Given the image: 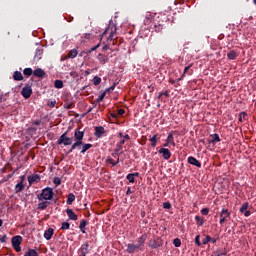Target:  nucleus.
Masks as SVG:
<instances>
[{"mask_svg": "<svg viewBox=\"0 0 256 256\" xmlns=\"http://www.w3.org/2000/svg\"><path fill=\"white\" fill-rule=\"evenodd\" d=\"M21 95L22 97H24V99H29V97L33 95V89L31 88V86L26 85L25 87H23L21 91Z\"/></svg>", "mask_w": 256, "mask_h": 256, "instance_id": "obj_6", "label": "nucleus"}, {"mask_svg": "<svg viewBox=\"0 0 256 256\" xmlns=\"http://www.w3.org/2000/svg\"><path fill=\"white\" fill-rule=\"evenodd\" d=\"M0 243H7V235L4 234L1 238H0Z\"/></svg>", "mask_w": 256, "mask_h": 256, "instance_id": "obj_56", "label": "nucleus"}, {"mask_svg": "<svg viewBox=\"0 0 256 256\" xmlns=\"http://www.w3.org/2000/svg\"><path fill=\"white\" fill-rule=\"evenodd\" d=\"M33 76L38 77L39 79H43L45 77V70L38 68L33 71Z\"/></svg>", "mask_w": 256, "mask_h": 256, "instance_id": "obj_18", "label": "nucleus"}, {"mask_svg": "<svg viewBox=\"0 0 256 256\" xmlns=\"http://www.w3.org/2000/svg\"><path fill=\"white\" fill-rule=\"evenodd\" d=\"M199 239H201V236L197 235L195 237V243H196L197 247H201V241Z\"/></svg>", "mask_w": 256, "mask_h": 256, "instance_id": "obj_51", "label": "nucleus"}, {"mask_svg": "<svg viewBox=\"0 0 256 256\" xmlns=\"http://www.w3.org/2000/svg\"><path fill=\"white\" fill-rule=\"evenodd\" d=\"M94 129H95L94 135L98 139H101V137L105 135V128L103 126H96Z\"/></svg>", "mask_w": 256, "mask_h": 256, "instance_id": "obj_12", "label": "nucleus"}, {"mask_svg": "<svg viewBox=\"0 0 256 256\" xmlns=\"http://www.w3.org/2000/svg\"><path fill=\"white\" fill-rule=\"evenodd\" d=\"M99 47H100V44H97L96 46L92 47L90 50L86 51L85 53L89 55V53H93V51H97Z\"/></svg>", "mask_w": 256, "mask_h": 256, "instance_id": "obj_44", "label": "nucleus"}, {"mask_svg": "<svg viewBox=\"0 0 256 256\" xmlns=\"http://www.w3.org/2000/svg\"><path fill=\"white\" fill-rule=\"evenodd\" d=\"M53 183H54V185H56V187H59V185H61V178L54 177Z\"/></svg>", "mask_w": 256, "mask_h": 256, "instance_id": "obj_43", "label": "nucleus"}, {"mask_svg": "<svg viewBox=\"0 0 256 256\" xmlns=\"http://www.w3.org/2000/svg\"><path fill=\"white\" fill-rule=\"evenodd\" d=\"M154 29H155L156 33H161L163 31V26H161V24L155 25Z\"/></svg>", "mask_w": 256, "mask_h": 256, "instance_id": "obj_49", "label": "nucleus"}, {"mask_svg": "<svg viewBox=\"0 0 256 256\" xmlns=\"http://www.w3.org/2000/svg\"><path fill=\"white\" fill-rule=\"evenodd\" d=\"M166 141H167L168 143H173V141H174L173 132H170V133L168 134V137H167Z\"/></svg>", "mask_w": 256, "mask_h": 256, "instance_id": "obj_48", "label": "nucleus"}, {"mask_svg": "<svg viewBox=\"0 0 256 256\" xmlns=\"http://www.w3.org/2000/svg\"><path fill=\"white\" fill-rule=\"evenodd\" d=\"M55 193L53 192V188L46 187L42 189L41 194L37 196L38 201H51Z\"/></svg>", "mask_w": 256, "mask_h": 256, "instance_id": "obj_1", "label": "nucleus"}, {"mask_svg": "<svg viewBox=\"0 0 256 256\" xmlns=\"http://www.w3.org/2000/svg\"><path fill=\"white\" fill-rule=\"evenodd\" d=\"M11 243L16 253H19L21 251V243H23V237H21L20 235L14 236L11 239Z\"/></svg>", "mask_w": 256, "mask_h": 256, "instance_id": "obj_2", "label": "nucleus"}, {"mask_svg": "<svg viewBox=\"0 0 256 256\" xmlns=\"http://www.w3.org/2000/svg\"><path fill=\"white\" fill-rule=\"evenodd\" d=\"M14 81H23V74L20 71H15L13 74Z\"/></svg>", "mask_w": 256, "mask_h": 256, "instance_id": "obj_25", "label": "nucleus"}, {"mask_svg": "<svg viewBox=\"0 0 256 256\" xmlns=\"http://www.w3.org/2000/svg\"><path fill=\"white\" fill-rule=\"evenodd\" d=\"M24 189H25V185L23 184V182H19L15 186V193H21V191H23Z\"/></svg>", "mask_w": 256, "mask_h": 256, "instance_id": "obj_31", "label": "nucleus"}, {"mask_svg": "<svg viewBox=\"0 0 256 256\" xmlns=\"http://www.w3.org/2000/svg\"><path fill=\"white\" fill-rule=\"evenodd\" d=\"M220 225H223V223H225V221H227V219H231V212H229V210L223 208L221 213H220Z\"/></svg>", "mask_w": 256, "mask_h": 256, "instance_id": "obj_7", "label": "nucleus"}, {"mask_svg": "<svg viewBox=\"0 0 256 256\" xmlns=\"http://www.w3.org/2000/svg\"><path fill=\"white\" fill-rule=\"evenodd\" d=\"M51 203L49 201H43L38 203V209H40V211H45V209H47L49 207Z\"/></svg>", "mask_w": 256, "mask_h": 256, "instance_id": "obj_23", "label": "nucleus"}, {"mask_svg": "<svg viewBox=\"0 0 256 256\" xmlns=\"http://www.w3.org/2000/svg\"><path fill=\"white\" fill-rule=\"evenodd\" d=\"M163 208L164 209H171V202H164L163 203Z\"/></svg>", "mask_w": 256, "mask_h": 256, "instance_id": "obj_54", "label": "nucleus"}, {"mask_svg": "<svg viewBox=\"0 0 256 256\" xmlns=\"http://www.w3.org/2000/svg\"><path fill=\"white\" fill-rule=\"evenodd\" d=\"M65 19L68 21V23H73V16L65 17Z\"/></svg>", "mask_w": 256, "mask_h": 256, "instance_id": "obj_60", "label": "nucleus"}, {"mask_svg": "<svg viewBox=\"0 0 256 256\" xmlns=\"http://www.w3.org/2000/svg\"><path fill=\"white\" fill-rule=\"evenodd\" d=\"M129 139H131V136H129V134H126L123 136V139L124 141H129Z\"/></svg>", "mask_w": 256, "mask_h": 256, "instance_id": "obj_61", "label": "nucleus"}, {"mask_svg": "<svg viewBox=\"0 0 256 256\" xmlns=\"http://www.w3.org/2000/svg\"><path fill=\"white\" fill-rule=\"evenodd\" d=\"M195 221L200 227H203V225L205 224V220H203L201 216H195Z\"/></svg>", "mask_w": 256, "mask_h": 256, "instance_id": "obj_33", "label": "nucleus"}, {"mask_svg": "<svg viewBox=\"0 0 256 256\" xmlns=\"http://www.w3.org/2000/svg\"><path fill=\"white\" fill-rule=\"evenodd\" d=\"M149 247L152 249H159V247H161V243H159L157 240H152L149 242Z\"/></svg>", "mask_w": 256, "mask_h": 256, "instance_id": "obj_28", "label": "nucleus"}, {"mask_svg": "<svg viewBox=\"0 0 256 256\" xmlns=\"http://www.w3.org/2000/svg\"><path fill=\"white\" fill-rule=\"evenodd\" d=\"M191 67H193V64H190L189 66H186L184 68V72L181 76V79H183V77H185L186 75H193V69H191Z\"/></svg>", "mask_w": 256, "mask_h": 256, "instance_id": "obj_20", "label": "nucleus"}, {"mask_svg": "<svg viewBox=\"0 0 256 256\" xmlns=\"http://www.w3.org/2000/svg\"><path fill=\"white\" fill-rule=\"evenodd\" d=\"M121 153H123V151L119 148H116L114 150V153H112V157H119V155H121Z\"/></svg>", "mask_w": 256, "mask_h": 256, "instance_id": "obj_40", "label": "nucleus"}, {"mask_svg": "<svg viewBox=\"0 0 256 256\" xmlns=\"http://www.w3.org/2000/svg\"><path fill=\"white\" fill-rule=\"evenodd\" d=\"M33 69H31V68H25L24 70H23V74L24 75H26L27 77H31V75H33Z\"/></svg>", "mask_w": 256, "mask_h": 256, "instance_id": "obj_35", "label": "nucleus"}, {"mask_svg": "<svg viewBox=\"0 0 256 256\" xmlns=\"http://www.w3.org/2000/svg\"><path fill=\"white\" fill-rule=\"evenodd\" d=\"M54 87H55V89H63V82H62V80H55L54 81Z\"/></svg>", "mask_w": 256, "mask_h": 256, "instance_id": "obj_34", "label": "nucleus"}, {"mask_svg": "<svg viewBox=\"0 0 256 256\" xmlns=\"http://www.w3.org/2000/svg\"><path fill=\"white\" fill-rule=\"evenodd\" d=\"M83 147V141L75 140V142L71 145L70 149L66 152V155H69L75 151V149H81Z\"/></svg>", "mask_w": 256, "mask_h": 256, "instance_id": "obj_8", "label": "nucleus"}, {"mask_svg": "<svg viewBox=\"0 0 256 256\" xmlns=\"http://www.w3.org/2000/svg\"><path fill=\"white\" fill-rule=\"evenodd\" d=\"M66 214L70 221H77V219H79V216H77V214H75V212L71 208L66 209Z\"/></svg>", "mask_w": 256, "mask_h": 256, "instance_id": "obj_14", "label": "nucleus"}, {"mask_svg": "<svg viewBox=\"0 0 256 256\" xmlns=\"http://www.w3.org/2000/svg\"><path fill=\"white\" fill-rule=\"evenodd\" d=\"M151 147H157V134L150 138Z\"/></svg>", "mask_w": 256, "mask_h": 256, "instance_id": "obj_37", "label": "nucleus"}, {"mask_svg": "<svg viewBox=\"0 0 256 256\" xmlns=\"http://www.w3.org/2000/svg\"><path fill=\"white\" fill-rule=\"evenodd\" d=\"M115 33H117V27L114 28V31L113 30L111 31V33L107 39L108 44H106L102 47L103 51H107V50L111 49V47L109 45V43H111V41H112V45H115V43H116L115 42Z\"/></svg>", "mask_w": 256, "mask_h": 256, "instance_id": "obj_4", "label": "nucleus"}, {"mask_svg": "<svg viewBox=\"0 0 256 256\" xmlns=\"http://www.w3.org/2000/svg\"><path fill=\"white\" fill-rule=\"evenodd\" d=\"M58 145H64L65 147L73 145V138L67 136V132L63 133L57 140Z\"/></svg>", "mask_w": 256, "mask_h": 256, "instance_id": "obj_3", "label": "nucleus"}, {"mask_svg": "<svg viewBox=\"0 0 256 256\" xmlns=\"http://www.w3.org/2000/svg\"><path fill=\"white\" fill-rule=\"evenodd\" d=\"M54 230L53 228H49L44 232V238L46 241H50L51 237H53Z\"/></svg>", "mask_w": 256, "mask_h": 256, "instance_id": "obj_21", "label": "nucleus"}, {"mask_svg": "<svg viewBox=\"0 0 256 256\" xmlns=\"http://www.w3.org/2000/svg\"><path fill=\"white\" fill-rule=\"evenodd\" d=\"M110 91H115V84L112 85L111 87L105 89V91H104L105 95H107V93H109Z\"/></svg>", "mask_w": 256, "mask_h": 256, "instance_id": "obj_53", "label": "nucleus"}, {"mask_svg": "<svg viewBox=\"0 0 256 256\" xmlns=\"http://www.w3.org/2000/svg\"><path fill=\"white\" fill-rule=\"evenodd\" d=\"M92 81H93V85H95V86L100 85L101 84V77L95 76Z\"/></svg>", "mask_w": 256, "mask_h": 256, "instance_id": "obj_39", "label": "nucleus"}, {"mask_svg": "<svg viewBox=\"0 0 256 256\" xmlns=\"http://www.w3.org/2000/svg\"><path fill=\"white\" fill-rule=\"evenodd\" d=\"M97 60L99 61L100 65H105V63H109V56H107L103 53H99L97 55Z\"/></svg>", "mask_w": 256, "mask_h": 256, "instance_id": "obj_13", "label": "nucleus"}, {"mask_svg": "<svg viewBox=\"0 0 256 256\" xmlns=\"http://www.w3.org/2000/svg\"><path fill=\"white\" fill-rule=\"evenodd\" d=\"M225 255H227V251L217 253V256H225Z\"/></svg>", "mask_w": 256, "mask_h": 256, "instance_id": "obj_63", "label": "nucleus"}, {"mask_svg": "<svg viewBox=\"0 0 256 256\" xmlns=\"http://www.w3.org/2000/svg\"><path fill=\"white\" fill-rule=\"evenodd\" d=\"M212 139L208 140V143L211 145H215L216 143L221 142V138L219 137V134H212L210 135Z\"/></svg>", "mask_w": 256, "mask_h": 256, "instance_id": "obj_17", "label": "nucleus"}, {"mask_svg": "<svg viewBox=\"0 0 256 256\" xmlns=\"http://www.w3.org/2000/svg\"><path fill=\"white\" fill-rule=\"evenodd\" d=\"M87 220L83 219L81 222H80V225H79V229L81 231V233H86L85 231V227H87Z\"/></svg>", "mask_w": 256, "mask_h": 256, "instance_id": "obj_32", "label": "nucleus"}, {"mask_svg": "<svg viewBox=\"0 0 256 256\" xmlns=\"http://www.w3.org/2000/svg\"><path fill=\"white\" fill-rule=\"evenodd\" d=\"M211 241V236L206 235V237L202 240L203 245H207L209 244V242Z\"/></svg>", "mask_w": 256, "mask_h": 256, "instance_id": "obj_46", "label": "nucleus"}, {"mask_svg": "<svg viewBox=\"0 0 256 256\" xmlns=\"http://www.w3.org/2000/svg\"><path fill=\"white\" fill-rule=\"evenodd\" d=\"M39 181H41V175L39 174H32L28 176V183L30 187L31 185H34V183H39Z\"/></svg>", "mask_w": 256, "mask_h": 256, "instance_id": "obj_9", "label": "nucleus"}, {"mask_svg": "<svg viewBox=\"0 0 256 256\" xmlns=\"http://www.w3.org/2000/svg\"><path fill=\"white\" fill-rule=\"evenodd\" d=\"M70 227H71V224L69 222H63L61 229H62V231H67L70 229Z\"/></svg>", "mask_w": 256, "mask_h": 256, "instance_id": "obj_38", "label": "nucleus"}, {"mask_svg": "<svg viewBox=\"0 0 256 256\" xmlns=\"http://www.w3.org/2000/svg\"><path fill=\"white\" fill-rule=\"evenodd\" d=\"M227 57L231 61H235V59H237V52L235 50H231L227 53Z\"/></svg>", "mask_w": 256, "mask_h": 256, "instance_id": "obj_27", "label": "nucleus"}, {"mask_svg": "<svg viewBox=\"0 0 256 256\" xmlns=\"http://www.w3.org/2000/svg\"><path fill=\"white\" fill-rule=\"evenodd\" d=\"M24 256H39V253L35 249L29 248L27 252H25Z\"/></svg>", "mask_w": 256, "mask_h": 256, "instance_id": "obj_30", "label": "nucleus"}, {"mask_svg": "<svg viewBox=\"0 0 256 256\" xmlns=\"http://www.w3.org/2000/svg\"><path fill=\"white\" fill-rule=\"evenodd\" d=\"M145 241H147V235H146V234H143V235L141 236V238H138V243H137V245H140V249H141V247H144Z\"/></svg>", "mask_w": 256, "mask_h": 256, "instance_id": "obj_26", "label": "nucleus"}, {"mask_svg": "<svg viewBox=\"0 0 256 256\" xmlns=\"http://www.w3.org/2000/svg\"><path fill=\"white\" fill-rule=\"evenodd\" d=\"M77 55H79V52L77 51V49H72L68 52L67 58L75 59V57H77Z\"/></svg>", "mask_w": 256, "mask_h": 256, "instance_id": "obj_24", "label": "nucleus"}, {"mask_svg": "<svg viewBox=\"0 0 256 256\" xmlns=\"http://www.w3.org/2000/svg\"><path fill=\"white\" fill-rule=\"evenodd\" d=\"M131 193H133V191H131V187H128L126 191V195L129 196L131 195Z\"/></svg>", "mask_w": 256, "mask_h": 256, "instance_id": "obj_64", "label": "nucleus"}, {"mask_svg": "<svg viewBox=\"0 0 256 256\" xmlns=\"http://www.w3.org/2000/svg\"><path fill=\"white\" fill-rule=\"evenodd\" d=\"M28 131H32L33 133H35V131H37V127L31 126L28 128Z\"/></svg>", "mask_w": 256, "mask_h": 256, "instance_id": "obj_62", "label": "nucleus"}, {"mask_svg": "<svg viewBox=\"0 0 256 256\" xmlns=\"http://www.w3.org/2000/svg\"><path fill=\"white\" fill-rule=\"evenodd\" d=\"M123 145H125V140H121L120 142H118L116 144V148L120 149V150H123Z\"/></svg>", "mask_w": 256, "mask_h": 256, "instance_id": "obj_47", "label": "nucleus"}, {"mask_svg": "<svg viewBox=\"0 0 256 256\" xmlns=\"http://www.w3.org/2000/svg\"><path fill=\"white\" fill-rule=\"evenodd\" d=\"M91 147H93V144L83 143L82 149L80 151L81 155H85V153H87V151H89V149H91Z\"/></svg>", "mask_w": 256, "mask_h": 256, "instance_id": "obj_22", "label": "nucleus"}, {"mask_svg": "<svg viewBox=\"0 0 256 256\" xmlns=\"http://www.w3.org/2000/svg\"><path fill=\"white\" fill-rule=\"evenodd\" d=\"M107 163H110L112 165V167H115L117 165V163L115 162V160L108 158L107 159Z\"/></svg>", "mask_w": 256, "mask_h": 256, "instance_id": "obj_55", "label": "nucleus"}, {"mask_svg": "<svg viewBox=\"0 0 256 256\" xmlns=\"http://www.w3.org/2000/svg\"><path fill=\"white\" fill-rule=\"evenodd\" d=\"M173 245H174V247H181V239L175 238L173 240Z\"/></svg>", "mask_w": 256, "mask_h": 256, "instance_id": "obj_41", "label": "nucleus"}, {"mask_svg": "<svg viewBox=\"0 0 256 256\" xmlns=\"http://www.w3.org/2000/svg\"><path fill=\"white\" fill-rule=\"evenodd\" d=\"M127 249L126 252H128L129 254H133L137 251V249H141L140 245L138 244H127Z\"/></svg>", "mask_w": 256, "mask_h": 256, "instance_id": "obj_15", "label": "nucleus"}, {"mask_svg": "<svg viewBox=\"0 0 256 256\" xmlns=\"http://www.w3.org/2000/svg\"><path fill=\"white\" fill-rule=\"evenodd\" d=\"M105 92H103L97 99H96V103H101V101H103L105 99Z\"/></svg>", "mask_w": 256, "mask_h": 256, "instance_id": "obj_50", "label": "nucleus"}, {"mask_svg": "<svg viewBox=\"0 0 256 256\" xmlns=\"http://www.w3.org/2000/svg\"><path fill=\"white\" fill-rule=\"evenodd\" d=\"M90 251L91 249H89V242H85L80 246L77 253L78 256H87Z\"/></svg>", "mask_w": 256, "mask_h": 256, "instance_id": "obj_5", "label": "nucleus"}, {"mask_svg": "<svg viewBox=\"0 0 256 256\" xmlns=\"http://www.w3.org/2000/svg\"><path fill=\"white\" fill-rule=\"evenodd\" d=\"M84 137H85V132L84 131H81L80 128L75 129V131H74L75 141H83Z\"/></svg>", "mask_w": 256, "mask_h": 256, "instance_id": "obj_11", "label": "nucleus"}, {"mask_svg": "<svg viewBox=\"0 0 256 256\" xmlns=\"http://www.w3.org/2000/svg\"><path fill=\"white\" fill-rule=\"evenodd\" d=\"M201 213H202L203 215H209V208H203V209L201 210Z\"/></svg>", "mask_w": 256, "mask_h": 256, "instance_id": "obj_57", "label": "nucleus"}, {"mask_svg": "<svg viewBox=\"0 0 256 256\" xmlns=\"http://www.w3.org/2000/svg\"><path fill=\"white\" fill-rule=\"evenodd\" d=\"M42 57H43V49L37 48L34 55V61H41Z\"/></svg>", "mask_w": 256, "mask_h": 256, "instance_id": "obj_19", "label": "nucleus"}, {"mask_svg": "<svg viewBox=\"0 0 256 256\" xmlns=\"http://www.w3.org/2000/svg\"><path fill=\"white\" fill-rule=\"evenodd\" d=\"M158 153L162 155L163 159H165L166 161H169V159H171V151H169V149L167 148H160Z\"/></svg>", "mask_w": 256, "mask_h": 256, "instance_id": "obj_10", "label": "nucleus"}, {"mask_svg": "<svg viewBox=\"0 0 256 256\" xmlns=\"http://www.w3.org/2000/svg\"><path fill=\"white\" fill-rule=\"evenodd\" d=\"M243 213H244L245 217H250L251 216V211H249V210H245Z\"/></svg>", "mask_w": 256, "mask_h": 256, "instance_id": "obj_59", "label": "nucleus"}, {"mask_svg": "<svg viewBox=\"0 0 256 256\" xmlns=\"http://www.w3.org/2000/svg\"><path fill=\"white\" fill-rule=\"evenodd\" d=\"M245 117H247V113L241 112V113L239 114L238 121H239L240 123H243V119H245Z\"/></svg>", "mask_w": 256, "mask_h": 256, "instance_id": "obj_42", "label": "nucleus"}, {"mask_svg": "<svg viewBox=\"0 0 256 256\" xmlns=\"http://www.w3.org/2000/svg\"><path fill=\"white\" fill-rule=\"evenodd\" d=\"M48 107H55V105H57V101L55 100H50L47 103Z\"/></svg>", "mask_w": 256, "mask_h": 256, "instance_id": "obj_52", "label": "nucleus"}, {"mask_svg": "<svg viewBox=\"0 0 256 256\" xmlns=\"http://www.w3.org/2000/svg\"><path fill=\"white\" fill-rule=\"evenodd\" d=\"M74 201H75V194L69 193L66 200L67 205H73Z\"/></svg>", "mask_w": 256, "mask_h": 256, "instance_id": "obj_29", "label": "nucleus"}, {"mask_svg": "<svg viewBox=\"0 0 256 256\" xmlns=\"http://www.w3.org/2000/svg\"><path fill=\"white\" fill-rule=\"evenodd\" d=\"M126 179H128L129 183H135V178L131 173L126 176Z\"/></svg>", "mask_w": 256, "mask_h": 256, "instance_id": "obj_45", "label": "nucleus"}, {"mask_svg": "<svg viewBox=\"0 0 256 256\" xmlns=\"http://www.w3.org/2000/svg\"><path fill=\"white\" fill-rule=\"evenodd\" d=\"M247 209H249V202H245L242 204V206L240 207V213H245Z\"/></svg>", "mask_w": 256, "mask_h": 256, "instance_id": "obj_36", "label": "nucleus"}, {"mask_svg": "<svg viewBox=\"0 0 256 256\" xmlns=\"http://www.w3.org/2000/svg\"><path fill=\"white\" fill-rule=\"evenodd\" d=\"M188 163L190 165H194V167H198L199 169H201V162H199V160H197V158L193 156L188 157Z\"/></svg>", "mask_w": 256, "mask_h": 256, "instance_id": "obj_16", "label": "nucleus"}, {"mask_svg": "<svg viewBox=\"0 0 256 256\" xmlns=\"http://www.w3.org/2000/svg\"><path fill=\"white\" fill-rule=\"evenodd\" d=\"M117 115L119 116H121V115H125V109H123V108H120L119 110H118V113H117Z\"/></svg>", "mask_w": 256, "mask_h": 256, "instance_id": "obj_58", "label": "nucleus"}]
</instances>
